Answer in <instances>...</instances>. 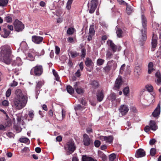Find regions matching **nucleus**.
<instances>
[{
    "label": "nucleus",
    "instance_id": "f257e3e1",
    "mask_svg": "<svg viewBox=\"0 0 161 161\" xmlns=\"http://www.w3.org/2000/svg\"><path fill=\"white\" fill-rule=\"evenodd\" d=\"M141 19L143 29L141 30V36L140 38L139 44L141 46H143L147 39L146 31L147 21L145 16L143 15L141 16Z\"/></svg>",
    "mask_w": 161,
    "mask_h": 161
},
{
    "label": "nucleus",
    "instance_id": "f03ea898",
    "mask_svg": "<svg viewBox=\"0 0 161 161\" xmlns=\"http://www.w3.org/2000/svg\"><path fill=\"white\" fill-rule=\"evenodd\" d=\"M27 97L25 95L16 97L14 101V104L17 109H20L24 108L27 102Z\"/></svg>",
    "mask_w": 161,
    "mask_h": 161
},
{
    "label": "nucleus",
    "instance_id": "7ed1b4c3",
    "mask_svg": "<svg viewBox=\"0 0 161 161\" xmlns=\"http://www.w3.org/2000/svg\"><path fill=\"white\" fill-rule=\"evenodd\" d=\"M43 68L41 65L37 64L35 66L33 67L31 69L30 74L31 75L36 76H40L42 74Z\"/></svg>",
    "mask_w": 161,
    "mask_h": 161
},
{
    "label": "nucleus",
    "instance_id": "20e7f679",
    "mask_svg": "<svg viewBox=\"0 0 161 161\" xmlns=\"http://www.w3.org/2000/svg\"><path fill=\"white\" fill-rule=\"evenodd\" d=\"M11 53L10 47L9 46H4L0 52L1 57L3 59H7L9 58Z\"/></svg>",
    "mask_w": 161,
    "mask_h": 161
},
{
    "label": "nucleus",
    "instance_id": "39448f33",
    "mask_svg": "<svg viewBox=\"0 0 161 161\" xmlns=\"http://www.w3.org/2000/svg\"><path fill=\"white\" fill-rule=\"evenodd\" d=\"M66 148L67 150L66 153L67 155L72 154L76 149L74 142L72 140L69 141L67 142Z\"/></svg>",
    "mask_w": 161,
    "mask_h": 161
},
{
    "label": "nucleus",
    "instance_id": "423d86ee",
    "mask_svg": "<svg viewBox=\"0 0 161 161\" xmlns=\"http://www.w3.org/2000/svg\"><path fill=\"white\" fill-rule=\"evenodd\" d=\"M13 24L15 31L17 32L21 31L24 28V25L17 19L15 20Z\"/></svg>",
    "mask_w": 161,
    "mask_h": 161
},
{
    "label": "nucleus",
    "instance_id": "0eeeda50",
    "mask_svg": "<svg viewBox=\"0 0 161 161\" xmlns=\"http://www.w3.org/2000/svg\"><path fill=\"white\" fill-rule=\"evenodd\" d=\"M97 5V2L96 0H92L90 3L88 4V6L89 8V13L90 14L93 13L95 11Z\"/></svg>",
    "mask_w": 161,
    "mask_h": 161
},
{
    "label": "nucleus",
    "instance_id": "6e6552de",
    "mask_svg": "<svg viewBox=\"0 0 161 161\" xmlns=\"http://www.w3.org/2000/svg\"><path fill=\"white\" fill-rule=\"evenodd\" d=\"M83 142L84 145L87 146L93 144L92 140L90 138L87 134H84L83 136Z\"/></svg>",
    "mask_w": 161,
    "mask_h": 161
},
{
    "label": "nucleus",
    "instance_id": "1a4fd4ad",
    "mask_svg": "<svg viewBox=\"0 0 161 161\" xmlns=\"http://www.w3.org/2000/svg\"><path fill=\"white\" fill-rule=\"evenodd\" d=\"M85 64L87 71L91 72L92 70L93 67V62L92 59L89 58H86L85 61Z\"/></svg>",
    "mask_w": 161,
    "mask_h": 161
},
{
    "label": "nucleus",
    "instance_id": "9d476101",
    "mask_svg": "<svg viewBox=\"0 0 161 161\" xmlns=\"http://www.w3.org/2000/svg\"><path fill=\"white\" fill-rule=\"evenodd\" d=\"M95 33L94 26L93 25H91L90 26L88 36L87 39L88 41H90L92 40V38L95 34Z\"/></svg>",
    "mask_w": 161,
    "mask_h": 161
},
{
    "label": "nucleus",
    "instance_id": "9b49d317",
    "mask_svg": "<svg viewBox=\"0 0 161 161\" xmlns=\"http://www.w3.org/2000/svg\"><path fill=\"white\" fill-rule=\"evenodd\" d=\"M32 41L35 43L36 44H39L43 41V37L34 35L32 36Z\"/></svg>",
    "mask_w": 161,
    "mask_h": 161
},
{
    "label": "nucleus",
    "instance_id": "f8f14e48",
    "mask_svg": "<svg viewBox=\"0 0 161 161\" xmlns=\"http://www.w3.org/2000/svg\"><path fill=\"white\" fill-rule=\"evenodd\" d=\"M146 155V152L142 148H140L136 151L135 156L138 158L144 157Z\"/></svg>",
    "mask_w": 161,
    "mask_h": 161
},
{
    "label": "nucleus",
    "instance_id": "ddd939ff",
    "mask_svg": "<svg viewBox=\"0 0 161 161\" xmlns=\"http://www.w3.org/2000/svg\"><path fill=\"white\" fill-rule=\"evenodd\" d=\"M113 60H111L107 62L106 66L103 68V69L106 72H109L111 70L113 64L114 65H115L116 64L115 63H113Z\"/></svg>",
    "mask_w": 161,
    "mask_h": 161
},
{
    "label": "nucleus",
    "instance_id": "4468645a",
    "mask_svg": "<svg viewBox=\"0 0 161 161\" xmlns=\"http://www.w3.org/2000/svg\"><path fill=\"white\" fill-rule=\"evenodd\" d=\"M44 83L43 81H38L36 84V97L37 98V96L40 93V91L42 86L44 85Z\"/></svg>",
    "mask_w": 161,
    "mask_h": 161
},
{
    "label": "nucleus",
    "instance_id": "2eb2a0df",
    "mask_svg": "<svg viewBox=\"0 0 161 161\" xmlns=\"http://www.w3.org/2000/svg\"><path fill=\"white\" fill-rule=\"evenodd\" d=\"M120 112L122 115H125L129 110L128 107L126 105H122L119 109Z\"/></svg>",
    "mask_w": 161,
    "mask_h": 161
},
{
    "label": "nucleus",
    "instance_id": "dca6fc26",
    "mask_svg": "<svg viewBox=\"0 0 161 161\" xmlns=\"http://www.w3.org/2000/svg\"><path fill=\"white\" fill-rule=\"evenodd\" d=\"M79 82H76L74 86V88L78 94H81L84 92V90L83 88L79 86Z\"/></svg>",
    "mask_w": 161,
    "mask_h": 161
},
{
    "label": "nucleus",
    "instance_id": "f3484780",
    "mask_svg": "<svg viewBox=\"0 0 161 161\" xmlns=\"http://www.w3.org/2000/svg\"><path fill=\"white\" fill-rule=\"evenodd\" d=\"M153 36L152 40V51H153L154 50V49H155L157 46V40L156 38L157 36L154 32L153 33Z\"/></svg>",
    "mask_w": 161,
    "mask_h": 161
},
{
    "label": "nucleus",
    "instance_id": "a211bd4d",
    "mask_svg": "<svg viewBox=\"0 0 161 161\" xmlns=\"http://www.w3.org/2000/svg\"><path fill=\"white\" fill-rule=\"evenodd\" d=\"M97 100L99 102H101L104 98L103 91L102 90H99L96 93Z\"/></svg>",
    "mask_w": 161,
    "mask_h": 161
},
{
    "label": "nucleus",
    "instance_id": "6ab92c4d",
    "mask_svg": "<svg viewBox=\"0 0 161 161\" xmlns=\"http://www.w3.org/2000/svg\"><path fill=\"white\" fill-rule=\"evenodd\" d=\"M108 45L110 46L113 52L114 53L117 51V46L110 40H108L107 41Z\"/></svg>",
    "mask_w": 161,
    "mask_h": 161
},
{
    "label": "nucleus",
    "instance_id": "aec40b11",
    "mask_svg": "<svg viewBox=\"0 0 161 161\" xmlns=\"http://www.w3.org/2000/svg\"><path fill=\"white\" fill-rule=\"evenodd\" d=\"M160 104H158L156 108L152 113V115L154 117H158L160 114Z\"/></svg>",
    "mask_w": 161,
    "mask_h": 161
},
{
    "label": "nucleus",
    "instance_id": "412c9836",
    "mask_svg": "<svg viewBox=\"0 0 161 161\" xmlns=\"http://www.w3.org/2000/svg\"><path fill=\"white\" fill-rule=\"evenodd\" d=\"M141 67L140 65L136 66L134 69V75L136 77H138L141 74Z\"/></svg>",
    "mask_w": 161,
    "mask_h": 161
},
{
    "label": "nucleus",
    "instance_id": "4be33fe9",
    "mask_svg": "<svg viewBox=\"0 0 161 161\" xmlns=\"http://www.w3.org/2000/svg\"><path fill=\"white\" fill-rule=\"evenodd\" d=\"M10 31H8L5 28H3L2 30V31L1 33L2 37L4 38H7L10 34Z\"/></svg>",
    "mask_w": 161,
    "mask_h": 161
},
{
    "label": "nucleus",
    "instance_id": "5701e85b",
    "mask_svg": "<svg viewBox=\"0 0 161 161\" xmlns=\"http://www.w3.org/2000/svg\"><path fill=\"white\" fill-rule=\"evenodd\" d=\"M98 156L103 161H107V157L106 155L104 153L101 151H98Z\"/></svg>",
    "mask_w": 161,
    "mask_h": 161
},
{
    "label": "nucleus",
    "instance_id": "b1692460",
    "mask_svg": "<svg viewBox=\"0 0 161 161\" xmlns=\"http://www.w3.org/2000/svg\"><path fill=\"white\" fill-rule=\"evenodd\" d=\"M155 76L156 77V82L158 85L161 84V75L159 71H157L155 73Z\"/></svg>",
    "mask_w": 161,
    "mask_h": 161
},
{
    "label": "nucleus",
    "instance_id": "393cba45",
    "mask_svg": "<svg viewBox=\"0 0 161 161\" xmlns=\"http://www.w3.org/2000/svg\"><path fill=\"white\" fill-rule=\"evenodd\" d=\"M122 80L121 78L117 79L115 82L114 87L115 89H118L119 88L120 86L122 84Z\"/></svg>",
    "mask_w": 161,
    "mask_h": 161
},
{
    "label": "nucleus",
    "instance_id": "a878e982",
    "mask_svg": "<svg viewBox=\"0 0 161 161\" xmlns=\"http://www.w3.org/2000/svg\"><path fill=\"white\" fill-rule=\"evenodd\" d=\"M115 59H117L118 57L116 55H114L113 56V54L111 52L109 51H108L107 52L106 54V58L107 59H110L113 57Z\"/></svg>",
    "mask_w": 161,
    "mask_h": 161
},
{
    "label": "nucleus",
    "instance_id": "bb28decb",
    "mask_svg": "<svg viewBox=\"0 0 161 161\" xmlns=\"http://www.w3.org/2000/svg\"><path fill=\"white\" fill-rule=\"evenodd\" d=\"M90 84L92 86V88L94 89L98 88L99 86L98 81L96 80L92 81L90 83Z\"/></svg>",
    "mask_w": 161,
    "mask_h": 161
},
{
    "label": "nucleus",
    "instance_id": "cd10ccee",
    "mask_svg": "<svg viewBox=\"0 0 161 161\" xmlns=\"http://www.w3.org/2000/svg\"><path fill=\"white\" fill-rule=\"evenodd\" d=\"M82 161H97L96 159H94L93 158L87 157L86 155H83L82 157Z\"/></svg>",
    "mask_w": 161,
    "mask_h": 161
},
{
    "label": "nucleus",
    "instance_id": "c85d7f7f",
    "mask_svg": "<svg viewBox=\"0 0 161 161\" xmlns=\"http://www.w3.org/2000/svg\"><path fill=\"white\" fill-rule=\"evenodd\" d=\"M150 127L151 129L153 130H155L157 129V126L154 121L151 120L150 122Z\"/></svg>",
    "mask_w": 161,
    "mask_h": 161
},
{
    "label": "nucleus",
    "instance_id": "c756f323",
    "mask_svg": "<svg viewBox=\"0 0 161 161\" xmlns=\"http://www.w3.org/2000/svg\"><path fill=\"white\" fill-rule=\"evenodd\" d=\"M74 88H73L70 85L67 86V91L70 94H73L74 93Z\"/></svg>",
    "mask_w": 161,
    "mask_h": 161
},
{
    "label": "nucleus",
    "instance_id": "7c9ffc66",
    "mask_svg": "<svg viewBox=\"0 0 161 161\" xmlns=\"http://www.w3.org/2000/svg\"><path fill=\"white\" fill-rule=\"evenodd\" d=\"M123 31L122 30L119 28H117V30L116 31V33L117 34V36L119 38H121L122 37V34Z\"/></svg>",
    "mask_w": 161,
    "mask_h": 161
},
{
    "label": "nucleus",
    "instance_id": "2f4dec72",
    "mask_svg": "<svg viewBox=\"0 0 161 161\" xmlns=\"http://www.w3.org/2000/svg\"><path fill=\"white\" fill-rule=\"evenodd\" d=\"M34 115V111L32 110H30L29 111L28 116V121L32 120L33 119Z\"/></svg>",
    "mask_w": 161,
    "mask_h": 161
},
{
    "label": "nucleus",
    "instance_id": "473e14b6",
    "mask_svg": "<svg viewBox=\"0 0 161 161\" xmlns=\"http://www.w3.org/2000/svg\"><path fill=\"white\" fill-rule=\"evenodd\" d=\"M8 0H0V6H6L8 3Z\"/></svg>",
    "mask_w": 161,
    "mask_h": 161
},
{
    "label": "nucleus",
    "instance_id": "72a5a7b5",
    "mask_svg": "<svg viewBox=\"0 0 161 161\" xmlns=\"http://www.w3.org/2000/svg\"><path fill=\"white\" fill-rule=\"evenodd\" d=\"M19 141L22 143H26L28 142H30V141L28 138L25 137H21L19 138Z\"/></svg>",
    "mask_w": 161,
    "mask_h": 161
},
{
    "label": "nucleus",
    "instance_id": "f704fd0d",
    "mask_svg": "<svg viewBox=\"0 0 161 161\" xmlns=\"http://www.w3.org/2000/svg\"><path fill=\"white\" fill-rule=\"evenodd\" d=\"M105 60L99 58L97 60V64L98 66H100L103 64Z\"/></svg>",
    "mask_w": 161,
    "mask_h": 161
},
{
    "label": "nucleus",
    "instance_id": "c9c22d12",
    "mask_svg": "<svg viewBox=\"0 0 161 161\" xmlns=\"http://www.w3.org/2000/svg\"><path fill=\"white\" fill-rule=\"evenodd\" d=\"M107 138H106V142L109 143H111L113 141L114 138L112 136H106Z\"/></svg>",
    "mask_w": 161,
    "mask_h": 161
},
{
    "label": "nucleus",
    "instance_id": "e433bc0d",
    "mask_svg": "<svg viewBox=\"0 0 161 161\" xmlns=\"http://www.w3.org/2000/svg\"><path fill=\"white\" fill-rule=\"evenodd\" d=\"M53 73L55 78V80L57 81H59L60 78L57 72L54 69H53Z\"/></svg>",
    "mask_w": 161,
    "mask_h": 161
},
{
    "label": "nucleus",
    "instance_id": "4c0bfd02",
    "mask_svg": "<svg viewBox=\"0 0 161 161\" xmlns=\"http://www.w3.org/2000/svg\"><path fill=\"white\" fill-rule=\"evenodd\" d=\"M123 92L125 95L128 96L127 95L129 92V87L128 86L125 87L123 90Z\"/></svg>",
    "mask_w": 161,
    "mask_h": 161
},
{
    "label": "nucleus",
    "instance_id": "58836bf2",
    "mask_svg": "<svg viewBox=\"0 0 161 161\" xmlns=\"http://www.w3.org/2000/svg\"><path fill=\"white\" fill-rule=\"evenodd\" d=\"M70 53L72 58H75L79 56V53L76 52H70Z\"/></svg>",
    "mask_w": 161,
    "mask_h": 161
},
{
    "label": "nucleus",
    "instance_id": "ea45409f",
    "mask_svg": "<svg viewBox=\"0 0 161 161\" xmlns=\"http://www.w3.org/2000/svg\"><path fill=\"white\" fill-rule=\"evenodd\" d=\"M73 0H68L66 5V8L68 10H69L71 7V4L73 2Z\"/></svg>",
    "mask_w": 161,
    "mask_h": 161
},
{
    "label": "nucleus",
    "instance_id": "a19ab883",
    "mask_svg": "<svg viewBox=\"0 0 161 161\" xmlns=\"http://www.w3.org/2000/svg\"><path fill=\"white\" fill-rule=\"evenodd\" d=\"M83 109H84V107L82 106L80 104H78L75 107V111L78 110L82 111Z\"/></svg>",
    "mask_w": 161,
    "mask_h": 161
},
{
    "label": "nucleus",
    "instance_id": "79ce46f5",
    "mask_svg": "<svg viewBox=\"0 0 161 161\" xmlns=\"http://www.w3.org/2000/svg\"><path fill=\"white\" fill-rule=\"evenodd\" d=\"M152 26L153 29H154V31H156V30L158 31V28L159 27V25L158 24H156L154 22L152 24Z\"/></svg>",
    "mask_w": 161,
    "mask_h": 161
},
{
    "label": "nucleus",
    "instance_id": "37998d69",
    "mask_svg": "<svg viewBox=\"0 0 161 161\" xmlns=\"http://www.w3.org/2000/svg\"><path fill=\"white\" fill-rule=\"evenodd\" d=\"M15 60L16 62L17 66H20L22 64L21 60L20 58L17 57Z\"/></svg>",
    "mask_w": 161,
    "mask_h": 161
},
{
    "label": "nucleus",
    "instance_id": "c03bdc74",
    "mask_svg": "<svg viewBox=\"0 0 161 161\" xmlns=\"http://www.w3.org/2000/svg\"><path fill=\"white\" fill-rule=\"evenodd\" d=\"M126 12L128 14H130L131 13H132V9L131 8V7L128 6V4H127V5H126Z\"/></svg>",
    "mask_w": 161,
    "mask_h": 161
},
{
    "label": "nucleus",
    "instance_id": "a18cd8bd",
    "mask_svg": "<svg viewBox=\"0 0 161 161\" xmlns=\"http://www.w3.org/2000/svg\"><path fill=\"white\" fill-rule=\"evenodd\" d=\"M5 20L8 23H11L12 22V18L10 16L5 17Z\"/></svg>",
    "mask_w": 161,
    "mask_h": 161
},
{
    "label": "nucleus",
    "instance_id": "49530a36",
    "mask_svg": "<svg viewBox=\"0 0 161 161\" xmlns=\"http://www.w3.org/2000/svg\"><path fill=\"white\" fill-rule=\"evenodd\" d=\"M81 54L80 55V57L82 58H84L85 57L86 55V49L83 48L81 50Z\"/></svg>",
    "mask_w": 161,
    "mask_h": 161
},
{
    "label": "nucleus",
    "instance_id": "de8ad7c7",
    "mask_svg": "<svg viewBox=\"0 0 161 161\" xmlns=\"http://www.w3.org/2000/svg\"><path fill=\"white\" fill-rule=\"evenodd\" d=\"M74 31V29L73 28H69L68 29L67 33L69 35L72 34Z\"/></svg>",
    "mask_w": 161,
    "mask_h": 161
},
{
    "label": "nucleus",
    "instance_id": "09e8293b",
    "mask_svg": "<svg viewBox=\"0 0 161 161\" xmlns=\"http://www.w3.org/2000/svg\"><path fill=\"white\" fill-rule=\"evenodd\" d=\"M116 158V154L114 153H112L109 155V160L110 161H113Z\"/></svg>",
    "mask_w": 161,
    "mask_h": 161
},
{
    "label": "nucleus",
    "instance_id": "8fccbe9b",
    "mask_svg": "<svg viewBox=\"0 0 161 161\" xmlns=\"http://www.w3.org/2000/svg\"><path fill=\"white\" fill-rule=\"evenodd\" d=\"M156 149L154 148H152L151 149L150 151V155L153 156H154L156 154Z\"/></svg>",
    "mask_w": 161,
    "mask_h": 161
},
{
    "label": "nucleus",
    "instance_id": "3c124183",
    "mask_svg": "<svg viewBox=\"0 0 161 161\" xmlns=\"http://www.w3.org/2000/svg\"><path fill=\"white\" fill-rule=\"evenodd\" d=\"M109 97L112 101H114L116 98V95L114 93H111Z\"/></svg>",
    "mask_w": 161,
    "mask_h": 161
},
{
    "label": "nucleus",
    "instance_id": "603ef678",
    "mask_svg": "<svg viewBox=\"0 0 161 161\" xmlns=\"http://www.w3.org/2000/svg\"><path fill=\"white\" fill-rule=\"evenodd\" d=\"M146 87L149 92H152L153 90V87L151 85H147L146 86Z\"/></svg>",
    "mask_w": 161,
    "mask_h": 161
},
{
    "label": "nucleus",
    "instance_id": "864d4df0",
    "mask_svg": "<svg viewBox=\"0 0 161 161\" xmlns=\"http://www.w3.org/2000/svg\"><path fill=\"white\" fill-rule=\"evenodd\" d=\"M30 149L29 148L27 147H25L21 150V153H28Z\"/></svg>",
    "mask_w": 161,
    "mask_h": 161
},
{
    "label": "nucleus",
    "instance_id": "5fc2aeb1",
    "mask_svg": "<svg viewBox=\"0 0 161 161\" xmlns=\"http://www.w3.org/2000/svg\"><path fill=\"white\" fill-rule=\"evenodd\" d=\"M2 105L5 107L8 106L9 105V102L6 100H4L2 102Z\"/></svg>",
    "mask_w": 161,
    "mask_h": 161
},
{
    "label": "nucleus",
    "instance_id": "6e6d98bb",
    "mask_svg": "<svg viewBox=\"0 0 161 161\" xmlns=\"http://www.w3.org/2000/svg\"><path fill=\"white\" fill-rule=\"evenodd\" d=\"M101 142L99 141L96 140L94 142V145L97 147H99L100 145Z\"/></svg>",
    "mask_w": 161,
    "mask_h": 161
},
{
    "label": "nucleus",
    "instance_id": "4d7b16f0",
    "mask_svg": "<svg viewBox=\"0 0 161 161\" xmlns=\"http://www.w3.org/2000/svg\"><path fill=\"white\" fill-rule=\"evenodd\" d=\"M11 90L10 88L8 89L6 92V97H9L11 94Z\"/></svg>",
    "mask_w": 161,
    "mask_h": 161
},
{
    "label": "nucleus",
    "instance_id": "13d9d810",
    "mask_svg": "<svg viewBox=\"0 0 161 161\" xmlns=\"http://www.w3.org/2000/svg\"><path fill=\"white\" fill-rule=\"evenodd\" d=\"M28 57L30 58V60L31 61H33L35 59L34 56L31 54V53H29L28 54Z\"/></svg>",
    "mask_w": 161,
    "mask_h": 161
},
{
    "label": "nucleus",
    "instance_id": "bf43d9fd",
    "mask_svg": "<svg viewBox=\"0 0 161 161\" xmlns=\"http://www.w3.org/2000/svg\"><path fill=\"white\" fill-rule=\"evenodd\" d=\"M117 1L120 4L125 5H127V3H126L124 1L122 0H117Z\"/></svg>",
    "mask_w": 161,
    "mask_h": 161
},
{
    "label": "nucleus",
    "instance_id": "052dcab7",
    "mask_svg": "<svg viewBox=\"0 0 161 161\" xmlns=\"http://www.w3.org/2000/svg\"><path fill=\"white\" fill-rule=\"evenodd\" d=\"M75 75L77 77H79L81 75L80 70L79 69H78L75 72Z\"/></svg>",
    "mask_w": 161,
    "mask_h": 161
},
{
    "label": "nucleus",
    "instance_id": "680f3d73",
    "mask_svg": "<svg viewBox=\"0 0 161 161\" xmlns=\"http://www.w3.org/2000/svg\"><path fill=\"white\" fill-rule=\"evenodd\" d=\"M60 49L59 47L57 46H56L55 47V53L57 54H58L60 53Z\"/></svg>",
    "mask_w": 161,
    "mask_h": 161
},
{
    "label": "nucleus",
    "instance_id": "e2e57ef3",
    "mask_svg": "<svg viewBox=\"0 0 161 161\" xmlns=\"http://www.w3.org/2000/svg\"><path fill=\"white\" fill-rule=\"evenodd\" d=\"M151 128L148 125H146L144 128V130L146 132H148L149 131Z\"/></svg>",
    "mask_w": 161,
    "mask_h": 161
},
{
    "label": "nucleus",
    "instance_id": "0e129e2a",
    "mask_svg": "<svg viewBox=\"0 0 161 161\" xmlns=\"http://www.w3.org/2000/svg\"><path fill=\"white\" fill-rule=\"evenodd\" d=\"M156 141L155 139H152L150 140L149 141V144L150 145H153L155 144Z\"/></svg>",
    "mask_w": 161,
    "mask_h": 161
},
{
    "label": "nucleus",
    "instance_id": "69168bd1",
    "mask_svg": "<svg viewBox=\"0 0 161 161\" xmlns=\"http://www.w3.org/2000/svg\"><path fill=\"white\" fill-rule=\"evenodd\" d=\"M35 151L37 153H40L41 151V149L40 147H36L35 148Z\"/></svg>",
    "mask_w": 161,
    "mask_h": 161
},
{
    "label": "nucleus",
    "instance_id": "338daca9",
    "mask_svg": "<svg viewBox=\"0 0 161 161\" xmlns=\"http://www.w3.org/2000/svg\"><path fill=\"white\" fill-rule=\"evenodd\" d=\"M148 68H153V63L152 62H150L148 64Z\"/></svg>",
    "mask_w": 161,
    "mask_h": 161
},
{
    "label": "nucleus",
    "instance_id": "774afa93",
    "mask_svg": "<svg viewBox=\"0 0 161 161\" xmlns=\"http://www.w3.org/2000/svg\"><path fill=\"white\" fill-rule=\"evenodd\" d=\"M62 137L60 136H59L56 137V139L57 141L60 142L62 140Z\"/></svg>",
    "mask_w": 161,
    "mask_h": 161
}]
</instances>
